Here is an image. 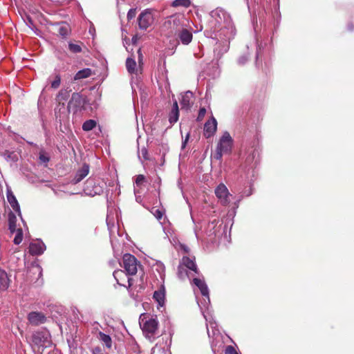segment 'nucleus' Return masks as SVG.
I'll use <instances>...</instances> for the list:
<instances>
[{
  "label": "nucleus",
  "instance_id": "nucleus-30",
  "mask_svg": "<svg viewBox=\"0 0 354 354\" xmlns=\"http://www.w3.org/2000/svg\"><path fill=\"white\" fill-rule=\"evenodd\" d=\"M126 67L129 73H135L136 71V62L134 59L128 57L126 60Z\"/></svg>",
  "mask_w": 354,
  "mask_h": 354
},
{
  "label": "nucleus",
  "instance_id": "nucleus-3",
  "mask_svg": "<svg viewBox=\"0 0 354 354\" xmlns=\"http://www.w3.org/2000/svg\"><path fill=\"white\" fill-rule=\"evenodd\" d=\"M145 318L142 319L140 324L145 337L151 339V338H154L156 335V332L158 329V322L153 317H149V319L146 320H145Z\"/></svg>",
  "mask_w": 354,
  "mask_h": 354
},
{
  "label": "nucleus",
  "instance_id": "nucleus-50",
  "mask_svg": "<svg viewBox=\"0 0 354 354\" xmlns=\"http://www.w3.org/2000/svg\"><path fill=\"white\" fill-rule=\"evenodd\" d=\"M222 48H223V50H224L225 46L223 45V46H222ZM228 48H229V46H227V48H225V51H226V50H228Z\"/></svg>",
  "mask_w": 354,
  "mask_h": 354
},
{
  "label": "nucleus",
  "instance_id": "nucleus-28",
  "mask_svg": "<svg viewBox=\"0 0 354 354\" xmlns=\"http://www.w3.org/2000/svg\"><path fill=\"white\" fill-rule=\"evenodd\" d=\"M82 46L84 44L81 41H77L76 43L69 42L68 50L72 53H80L82 51Z\"/></svg>",
  "mask_w": 354,
  "mask_h": 354
},
{
  "label": "nucleus",
  "instance_id": "nucleus-21",
  "mask_svg": "<svg viewBox=\"0 0 354 354\" xmlns=\"http://www.w3.org/2000/svg\"><path fill=\"white\" fill-rule=\"evenodd\" d=\"M211 159L212 162H218V165L221 164V138L218 140L216 150L211 154Z\"/></svg>",
  "mask_w": 354,
  "mask_h": 354
},
{
  "label": "nucleus",
  "instance_id": "nucleus-37",
  "mask_svg": "<svg viewBox=\"0 0 354 354\" xmlns=\"http://www.w3.org/2000/svg\"><path fill=\"white\" fill-rule=\"evenodd\" d=\"M61 84V77L59 75H56L55 80L51 82V87L53 88H57Z\"/></svg>",
  "mask_w": 354,
  "mask_h": 354
},
{
  "label": "nucleus",
  "instance_id": "nucleus-14",
  "mask_svg": "<svg viewBox=\"0 0 354 354\" xmlns=\"http://www.w3.org/2000/svg\"><path fill=\"white\" fill-rule=\"evenodd\" d=\"M233 146V139L227 131L223 133V153H230Z\"/></svg>",
  "mask_w": 354,
  "mask_h": 354
},
{
  "label": "nucleus",
  "instance_id": "nucleus-36",
  "mask_svg": "<svg viewBox=\"0 0 354 354\" xmlns=\"http://www.w3.org/2000/svg\"><path fill=\"white\" fill-rule=\"evenodd\" d=\"M182 264L179 265L178 267V276L180 279H184L186 276H187V272L185 269Z\"/></svg>",
  "mask_w": 354,
  "mask_h": 354
},
{
  "label": "nucleus",
  "instance_id": "nucleus-10",
  "mask_svg": "<svg viewBox=\"0 0 354 354\" xmlns=\"http://www.w3.org/2000/svg\"><path fill=\"white\" fill-rule=\"evenodd\" d=\"M46 317L41 312H30L28 315V320L32 326H39L46 322Z\"/></svg>",
  "mask_w": 354,
  "mask_h": 354
},
{
  "label": "nucleus",
  "instance_id": "nucleus-27",
  "mask_svg": "<svg viewBox=\"0 0 354 354\" xmlns=\"http://www.w3.org/2000/svg\"><path fill=\"white\" fill-rule=\"evenodd\" d=\"M92 75V71L91 68H86L79 71L74 76V80H79L84 78H87Z\"/></svg>",
  "mask_w": 354,
  "mask_h": 354
},
{
  "label": "nucleus",
  "instance_id": "nucleus-4",
  "mask_svg": "<svg viewBox=\"0 0 354 354\" xmlns=\"http://www.w3.org/2000/svg\"><path fill=\"white\" fill-rule=\"evenodd\" d=\"M185 21L184 17L175 15L168 17L164 23V26L169 29L170 32L175 35L180 29L186 26Z\"/></svg>",
  "mask_w": 354,
  "mask_h": 354
},
{
  "label": "nucleus",
  "instance_id": "nucleus-22",
  "mask_svg": "<svg viewBox=\"0 0 354 354\" xmlns=\"http://www.w3.org/2000/svg\"><path fill=\"white\" fill-rule=\"evenodd\" d=\"M113 275L118 285L127 287L124 283L126 280L127 275H129L127 272H124L122 270H117L113 272Z\"/></svg>",
  "mask_w": 354,
  "mask_h": 354
},
{
  "label": "nucleus",
  "instance_id": "nucleus-23",
  "mask_svg": "<svg viewBox=\"0 0 354 354\" xmlns=\"http://www.w3.org/2000/svg\"><path fill=\"white\" fill-rule=\"evenodd\" d=\"M71 90L61 89L56 95L55 100L57 103H65L70 96Z\"/></svg>",
  "mask_w": 354,
  "mask_h": 354
},
{
  "label": "nucleus",
  "instance_id": "nucleus-42",
  "mask_svg": "<svg viewBox=\"0 0 354 354\" xmlns=\"http://www.w3.org/2000/svg\"><path fill=\"white\" fill-rule=\"evenodd\" d=\"M225 354H239L234 346H227L225 350Z\"/></svg>",
  "mask_w": 354,
  "mask_h": 354
},
{
  "label": "nucleus",
  "instance_id": "nucleus-38",
  "mask_svg": "<svg viewBox=\"0 0 354 354\" xmlns=\"http://www.w3.org/2000/svg\"><path fill=\"white\" fill-rule=\"evenodd\" d=\"M145 181V176L142 174H139L136 176L135 183L138 187H140Z\"/></svg>",
  "mask_w": 354,
  "mask_h": 354
},
{
  "label": "nucleus",
  "instance_id": "nucleus-25",
  "mask_svg": "<svg viewBox=\"0 0 354 354\" xmlns=\"http://www.w3.org/2000/svg\"><path fill=\"white\" fill-rule=\"evenodd\" d=\"M193 282L199 288L201 294L203 296H206L208 295V288L204 281L198 278H194L193 279Z\"/></svg>",
  "mask_w": 354,
  "mask_h": 354
},
{
  "label": "nucleus",
  "instance_id": "nucleus-24",
  "mask_svg": "<svg viewBox=\"0 0 354 354\" xmlns=\"http://www.w3.org/2000/svg\"><path fill=\"white\" fill-rule=\"evenodd\" d=\"M8 229L11 234L15 232L17 230V217L12 212L8 213Z\"/></svg>",
  "mask_w": 354,
  "mask_h": 354
},
{
  "label": "nucleus",
  "instance_id": "nucleus-19",
  "mask_svg": "<svg viewBox=\"0 0 354 354\" xmlns=\"http://www.w3.org/2000/svg\"><path fill=\"white\" fill-rule=\"evenodd\" d=\"M7 199H8V203L10 204L12 208L13 209V210L15 212H16L17 213H18V214L20 216L21 212H20L19 205L18 203V201H17L16 197L15 196V195L10 190H8L7 192Z\"/></svg>",
  "mask_w": 354,
  "mask_h": 354
},
{
  "label": "nucleus",
  "instance_id": "nucleus-20",
  "mask_svg": "<svg viewBox=\"0 0 354 354\" xmlns=\"http://www.w3.org/2000/svg\"><path fill=\"white\" fill-rule=\"evenodd\" d=\"M179 118V109L177 101H175L173 104L172 109L169 114V121L170 124H173L176 123Z\"/></svg>",
  "mask_w": 354,
  "mask_h": 354
},
{
  "label": "nucleus",
  "instance_id": "nucleus-29",
  "mask_svg": "<svg viewBox=\"0 0 354 354\" xmlns=\"http://www.w3.org/2000/svg\"><path fill=\"white\" fill-rule=\"evenodd\" d=\"M99 339L102 342L107 348H111L112 346V340L109 335H106L102 332L99 333Z\"/></svg>",
  "mask_w": 354,
  "mask_h": 354
},
{
  "label": "nucleus",
  "instance_id": "nucleus-48",
  "mask_svg": "<svg viewBox=\"0 0 354 354\" xmlns=\"http://www.w3.org/2000/svg\"><path fill=\"white\" fill-rule=\"evenodd\" d=\"M132 279L131 278H129L128 279V288H130L131 286H132Z\"/></svg>",
  "mask_w": 354,
  "mask_h": 354
},
{
  "label": "nucleus",
  "instance_id": "nucleus-46",
  "mask_svg": "<svg viewBox=\"0 0 354 354\" xmlns=\"http://www.w3.org/2000/svg\"><path fill=\"white\" fill-rule=\"evenodd\" d=\"M138 62H139V64H142V58H143V55L142 54L140 48L138 49Z\"/></svg>",
  "mask_w": 354,
  "mask_h": 354
},
{
  "label": "nucleus",
  "instance_id": "nucleus-34",
  "mask_svg": "<svg viewBox=\"0 0 354 354\" xmlns=\"http://www.w3.org/2000/svg\"><path fill=\"white\" fill-rule=\"evenodd\" d=\"M16 235L14 238L13 242L15 245H19L22 242L23 240V230L21 228L16 230Z\"/></svg>",
  "mask_w": 354,
  "mask_h": 354
},
{
  "label": "nucleus",
  "instance_id": "nucleus-51",
  "mask_svg": "<svg viewBox=\"0 0 354 354\" xmlns=\"http://www.w3.org/2000/svg\"><path fill=\"white\" fill-rule=\"evenodd\" d=\"M219 337H220V335H219V334H218V335L214 337V339H216H216H217L218 338H219Z\"/></svg>",
  "mask_w": 354,
  "mask_h": 354
},
{
  "label": "nucleus",
  "instance_id": "nucleus-17",
  "mask_svg": "<svg viewBox=\"0 0 354 354\" xmlns=\"http://www.w3.org/2000/svg\"><path fill=\"white\" fill-rule=\"evenodd\" d=\"M10 283V279L7 272L3 269L0 268V291L6 290Z\"/></svg>",
  "mask_w": 354,
  "mask_h": 354
},
{
  "label": "nucleus",
  "instance_id": "nucleus-26",
  "mask_svg": "<svg viewBox=\"0 0 354 354\" xmlns=\"http://www.w3.org/2000/svg\"><path fill=\"white\" fill-rule=\"evenodd\" d=\"M153 298L158 303L160 306H162L165 303V289L163 286L154 292Z\"/></svg>",
  "mask_w": 354,
  "mask_h": 354
},
{
  "label": "nucleus",
  "instance_id": "nucleus-11",
  "mask_svg": "<svg viewBox=\"0 0 354 354\" xmlns=\"http://www.w3.org/2000/svg\"><path fill=\"white\" fill-rule=\"evenodd\" d=\"M70 111L71 109H68V105L66 107L65 103H57L55 108V115L61 122L68 118Z\"/></svg>",
  "mask_w": 354,
  "mask_h": 354
},
{
  "label": "nucleus",
  "instance_id": "nucleus-39",
  "mask_svg": "<svg viewBox=\"0 0 354 354\" xmlns=\"http://www.w3.org/2000/svg\"><path fill=\"white\" fill-rule=\"evenodd\" d=\"M249 53H247L246 54L243 55H241L239 59H238V62L240 65H243L245 64L249 59Z\"/></svg>",
  "mask_w": 354,
  "mask_h": 354
},
{
  "label": "nucleus",
  "instance_id": "nucleus-31",
  "mask_svg": "<svg viewBox=\"0 0 354 354\" xmlns=\"http://www.w3.org/2000/svg\"><path fill=\"white\" fill-rule=\"evenodd\" d=\"M97 122L94 120H88L85 121L82 124V129L85 131H91L94 127H95Z\"/></svg>",
  "mask_w": 354,
  "mask_h": 354
},
{
  "label": "nucleus",
  "instance_id": "nucleus-49",
  "mask_svg": "<svg viewBox=\"0 0 354 354\" xmlns=\"http://www.w3.org/2000/svg\"><path fill=\"white\" fill-rule=\"evenodd\" d=\"M40 159L42 160L43 161H48V158H45L44 156H40Z\"/></svg>",
  "mask_w": 354,
  "mask_h": 354
},
{
  "label": "nucleus",
  "instance_id": "nucleus-18",
  "mask_svg": "<svg viewBox=\"0 0 354 354\" xmlns=\"http://www.w3.org/2000/svg\"><path fill=\"white\" fill-rule=\"evenodd\" d=\"M193 97V93L190 91L186 92L182 95V99L180 102L182 109H189L192 104V99Z\"/></svg>",
  "mask_w": 354,
  "mask_h": 354
},
{
  "label": "nucleus",
  "instance_id": "nucleus-54",
  "mask_svg": "<svg viewBox=\"0 0 354 354\" xmlns=\"http://www.w3.org/2000/svg\"><path fill=\"white\" fill-rule=\"evenodd\" d=\"M258 57H259V52L257 51V55H256V58H257V59H258Z\"/></svg>",
  "mask_w": 354,
  "mask_h": 354
},
{
  "label": "nucleus",
  "instance_id": "nucleus-6",
  "mask_svg": "<svg viewBox=\"0 0 354 354\" xmlns=\"http://www.w3.org/2000/svg\"><path fill=\"white\" fill-rule=\"evenodd\" d=\"M68 109L73 110L74 113L85 109L86 97L80 93H73L68 102Z\"/></svg>",
  "mask_w": 354,
  "mask_h": 354
},
{
  "label": "nucleus",
  "instance_id": "nucleus-45",
  "mask_svg": "<svg viewBox=\"0 0 354 354\" xmlns=\"http://www.w3.org/2000/svg\"><path fill=\"white\" fill-rule=\"evenodd\" d=\"M141 153H142V157L145 160H149L148 152L145 147H143L141 149Z\"/></svg>",
  "mask_w": 354,
  "mask_h": 354
},
{
  "label": "nucleus",
  "instance_id": "nucleus-5",
  "mask_svg": "<svg viewBox=\"0 0 354 354\" xmlns=\"http://www.w3.org/2000/svg\"><path fill=\"white\" fill-rule=\"evenodd\" d=\"M122 262L123 268L129 275H135L138 272V268L141 266L137 259L129 253L124 254Z\"/></svg>",
  "mask_w": 354,
  "mask_h": 354
},
{
  "label": "nucleus",
  "instance_id": "nucleus-9",
  "mask_svg": "<svg viewBox=\"0 0 354 354\" xmlns=\"http://www.w3.org/2000/svg\"><path fill=\"white\" fill-rule=\"evenodd\" d=\"M175 36L178 42H181L183 45H188L193 39L192 28H190L189 29L185 26L183 29H180Z\"/></svg>",
  "mask_w": 354,
  "mask_h": 354
},
{
  "label": "nucleus",
  "instance_id": "nucleus-40",
  "mask_svg": "<svg viewBox=\"0 0 354 354\" xmlns=\"http://www.w3.org/2000/svg\"><path fill=\"white\" fill-rule=\"evenodd\" d=\"M136 8H131L127 13V20L129 21L133 19L136 15Z\"/></svg>",
  "mask_w": 354,
  "mask_h": 354
},
{
  "label": "nucleus",
  "instance_id": "nucleus-33",
  "mask_svg": "<svg viewBox=\"0 0 354 354\" xmlns=\"http://www.w3.org/2000/svg\"><path fill=\"white\" fill-rule=\"evenodd\" d=\"M69 30V26L67 24H62L58 28L59 34L63 37H65L68 35Z\"/></svg>",
  "mask_w": 354,
  "mask_h": 354
},
{
  "label": "nucleus",
  "instance_id": "nucleus-1",
  "mask_svg": "<svg viewBox=\"0 0 354 354\" xmlns=\"http://www.w3.org/2000/svg\"><path fill=\"white\" fill-rule=\"evenodd\" d=\"M51 344L50 334L47 332L37 331L32 335L31 346L34 351L42 354L44 349Z\"/></svg>",
  "mask_w": 354,
  "mask_h": 354
},
{
  "label": "nucleus",
  "instance_id": "nucleus-52",
  "mask_svg": "<svg viewBox=\"0 0 354 354\" xmlns=\"http://www.w3.org/2000/svg\"><path fill=\"white\" fill-rule=\"evenodd\" d=\"M188 138H189V136L187 135V137H186V139H185V143H186V142L187 141Z\"/></svg>",
  "mask_w": 354,
  "mask_h": 354
},
{
  "label": "nucleus",
  "instance_id": "nucleus-53",
  "mask_svg": "<svg viewBox=\"0 0 354 354\" xmlns=\"http://www.w3.org/2000/svg\"><path fill=\"white\" fill-rule=\"evenodd\" d=\"M212 349L214 352H216V348H215V346H212Z\"/></svg>",
  "mask_w": 354,
  "mask_h": 354
},
{
  "label": "nucleus",
  "instance_id": "nucleus-7",
  "mask_svg": "<svg viewBox=\"0 0 354 354\" xmlns=\"http://www.w3.org/2000/svg\"><path fill=\"white\" fill-rule=\"evenodd\" d=\"M153 15L150 9L145 10L138 17V26L142 30H146L153 24Z\"/></svg>",
  "mask_w": 354,
  "mask_h": 354
},
{
  "label": "nucleus",
  "instance_id": "nucleus-2",
  "mask_svg": "<svg viewBox=\"0 0 354 354\" xmlns=\"http://www.w3.org/2000/svg\"><path fill=\"white\" fill-rule=\"evenodd\" d=\"M223 206H228L227 216L228 218H233L238 208V201L234 200L232 194L228 192L227 187L223 184Z\"/></svg>",
  "mask_w": 354,
  "mask_h": 354
},
{
  "label": "nucleus",
  "instance_id": "nucleus-8",
  "mask_svg": "<svg viewBox=\"0 0 354 354\" xmlns=\"http://www.w3.org/2000/svg\"><path fill=\"white\" fill-rule=\"evenodd\" d=\"M223 17L224 18V25L223 24V30L224 28L226 30L224 35L228 41H230V40L233 39L236 35V28L232 21L230 16L228 14L223 12Z\"/></svg>",
  "mask_w": 354,
  "mask_h": 354
},
{
  "label": "nucleus",
  "instance_id": "nucleus-12",
  "mask_svg": "<svg viewBox=\"0 0 354 354\" xmlns=\"http://www.w3.org/2000/svg\"><path fill=\"white\" fill-rule=\"evenodd\" d=\"M217 122L213 118L207 120L204 125V136L206 138L212 136L216 131Z\"/></svg>",
  "mask_w": 354,
  "mask_h": 354
},
{
  "label": "nucleus",
  "instance_id": "nucleus-13",
  "mask_svg": "<svg viewBox=\"0 0 354 354\" xmlns=\"http://www.w3.org/2000/svg\"><path fill=\"white\" fill-rule=\"evenodd\" d=\"M89 173V165L87 163H84L81 168H80L73 179V184H77L82 181Z\"/></svg>",
  "mask_w": 354,
  "mask_h": 354
},
{
  "label": "nucleus",
  "instance_id": "nucleus-32",
  "mask_svg": "<svg viewBox=\"0 0 354 354\" xmlns=\"http://www.w3.org/2000/svg\"><path fill=\"white\" fill-rule=\"evenodd\" d=\"M190 5V0H174L171 3V6L173 7L182 6L185 8H188Z\"/></svg>",
  "mask_w": 354,
  "mask_h": 354
},
{
  "label": "nucleus",
  "instance_id": "nucleus-35",
  "mask_svg": "<svg viewBox=\"0 0 354 354\" xmlns=\"http://www.w3.org/2000/svg\"><path fill=\"white\" fill-rule=\"evenodd\" d=\"M151 212L158 221H160L165 214L164 211L156 207H153Z\"/></svg>",
  "mask_w": 354,
  "mask_h": 354
},
{
  "label": "nucleus",
  "instance_id": "nucleus-16",
  "mask_svg": "<svg viewBox=\"0 0 354 354\" xmlns=\"http://www.w3.org/2000/svg\"><path fill=\"white\" fill-rule=\"evenodd\" d=\"M44 244L41 242L31 243L29 245V252L31 255H40L44 251Z\"/></svg>",
  "mask_w": 354,
  "mask_h": 354
},
{
  "label": "nucleus",
  "instance_id": "nucleus-44",
  "mask_svg": "<svg viewBox=\"0 0 354 354\" xmlns=\"http://www.w3.org/2000/svg\"><path fill=\"white\" fill-rule=\"evenodd\" d=\"M215 194L217 198H221V183L216 187L215 189Z\"/></svg>",
  "mask_w": 354,
  "mask_h": 354
},
{
  "label": "nucleus",
  "instance_id": "nucleus-41",
  "mask_svg": "<svg viewBox=\"0 0 354 354\" xmlns=\"http://www.w3.org/2000/svg\"><path fill=\"white\" fill-rule=\"evenodd\" d=\"M205 114H206V109L204 107L201 108L198 111L197 120L201 121L203 119V118L205 117Z\"/></svg>",
  "mask_w": 354,
  "mask_h": 354
},
{
  "label": "nucleus",
  "instance_id": "nucleus-43",
  "mask_svg": "<svg viewBox=\"0 0 354 354\" xmlns=\"http://www.w3.org/2000/svg\"><path fill=\"white\" fill-rule=\"evenodd\" d=\"M92 354H103V351L101 347L95 346L91 350Z\"/></svg>",
  "mask_w": 354,
  "mask_h": 354
},
{
  "label": "nucleus",
  "instance_id": "nucleus-47",
  "mask_svg": "<svg viewBox=\"0 0 354 354\" xmlns=\"http://www.w3.org/2000/svg\"><path fill=\"white\" fill-rule=\"evenodd\" d=\"M182 250H184L185 252L189 253V248L187 245H181Z\"/></svg>",
  "mask_w": 354,
  "mask_h": 354
},
{
  "label": "nucleus",
  "instance_id": "nucleus-15",
  "mask_svg": "<svg viewBox=\"0 0 354 354\" xmlns=\"http://www.w3.org/2000/svg\"><path fill=\"white\" fill-rule=\"evenodd\" d=\"M182 265L189 270L194 272L196 274L198 273L197 266L195 263V257L184 256L181 260Z\"/></svg>",
  "mask_w": 354,
  "mask_h": 354
}]
</instances>
